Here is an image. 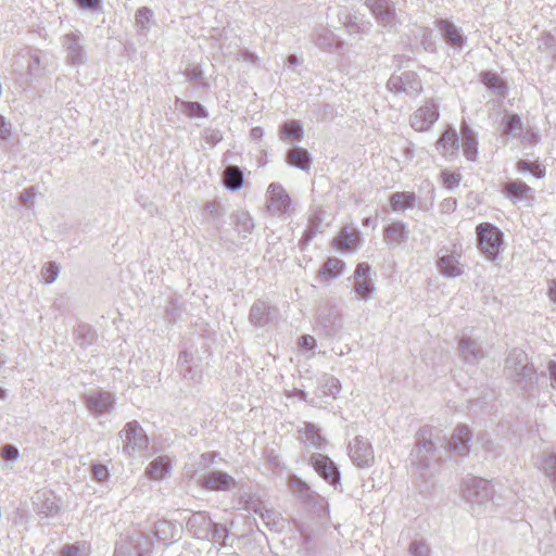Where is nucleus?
<instances>
[{"label":"nucleus","mask_w":556,"mask_h":556,"mask_svg":"<svg viewBox=\"0 0 556 556\" xmlns=\"http://www.w3.org/2000/svg\"><path fill=\"white\" fill-rule=\"evenodd\" d=\"M478 249L485 258L493 261L503 251L504 235L495 225L481 223L476 228Z\"/></svg>","instance_id":"f257e3e1"},{"label":"nucleus","mask_w":556,"mask_h":556,"mask_svg":"<svg viewBox=\"0 0 556 556\" xmlns=\"http://www.w3.org/2000/svg\"><path fill=\"white\" fill-rule=\"evenodd\" d=\"M432 428L422 427L417 432V443L410 453L412 465L416 467L420 478H425L427 471L430 469V457L428 454L435 451L434 443L432 442Z\"/></svg>","instance_id":"f03ea898"},{"label":"nucleus","mask_w":556,"mask_h":556,"mask_svg":"<svg viewBox=\"0 0 556 556\" xmlns=\"http://www.w3.org/2000/svg\"><path fill=\"white\" fill-rule=\"evenodd\" d=\"M118 438L123 443V453L134 457L148 447L149 439L138 421H129L119 431Z\"/></svg>","instance_id":"7ed1b4c3"},{"label":"nucleus","mask_w":556,"mask_h":556,"mask_svg":"<svg viewBox=\"0 0 556 556\" xmlns=\"http://www.w3.org/2000/svg\"><path fill=\"white\" fill-rule=\"evenodd\" d=\"M463 498L472 506H481L493 496V485L490 481L471 477L463 482Z\"/></svg>","instance_id":"20e7f679"},{"label":"nucleus","mask_w":556,"mask_h":556,"mask_svg":"<svg viewBox=\"0 0 556 556\" xmlns=\"http://www.w3.org/2000/svg\"><path fill=\"white\" fill-rule=\"evenodd\" d=\"M292 200L281 184L271 182L266 191V207L271 216L287 219Z\"/></svg>","instance_id":"39448f33"},{"label":"nucleus","mask_w":556,"mask_h":556,"mask_svg":"<svg viewBox=\"0 0 556 556\" xmlns=\"http://www.w3.org/2000/svg\"><path fill=\"white\" fill-rule=\"evenodd\" d=\"M437 268L444 278H457L464 274L462 251L456 247L452 249L442 247L437 253Z\"/></svg>","instance_id":"423d86ee"},{"label":"nucleus","mask_w":556,"mask_h":556,"mask_svg":"<svg viewBox=\"0 0 556 556\" xmlns=\"http://www.w3.org/2000/svg\"><path fill=\"white\" fill-rule=\"evenodd\" d=\"M197 483L208 491L231 492L237 488L236 479L222 470H211L197 480Z\"/></svg>","instance_id":"0eeeda50"},{"label":"nucleus","mask_w":556,"mask_h":556,"mask_svg":"<svg viewBox=\"0 0 556 556\" xmlns=\"http://www.w3.org/2000/svg\"><path fill=\"white\" fill-rule=\"evenodd\" d=\"M366 7L369 9L377 23L383 28L393 29L397 24L395 8L390 0H366Z\"/></svg>","instance_id":"6e6552de"},{"label":"nucleus","mask_w":556,"mask_h":556,"mask_svg":"<svg viewBox=\"0 0 556 556\" xmlns=\"http://www.w3.org/2000/svg\"><path fill=\"white\" fill-rule=\"evenodd\" d=\"M84 403L91 415L101 417L112 412L115 397L106 391H92L85 394Z\"/></svg>","instance_id":"1a4fd4ad"},{"label":"nucleus","mask_w":556,"mask_h":556,"mask_svg":"<svg viewBox=\"0 0 556 556\" xmlns=\"http://www.w3.org/2000/svg\"><path fill=\"white\" fill-rule=\"evenodd\" d=\"M387 87L392 92H404L410 97H416L422 89L421 81L413 72H405L401 75L393 74L389 78Z\"/></svg>","instance_id":"9d476101"},{"label":"nucleus","mask_w":556,"mask_h":556,"mask_svg":"<svg viewBox=\"0 0 556 556\" xmlns=\"http://www.w3.org/2000/svg\"><path fill=\"white\" fill-rule=\"evenodd\" d=\"M349 456L359 468L369 467L375 459L371 444L363 437H355L350 442Z\"/></svg>","instance_id":"9b49d317"},{"label":"nucleus","mask_w":556,"mask_h":556,"mask_svg":"<svg viewBox=\"0 0 556 556\" xmlns=\"http://www.w3.org/2000/svg\"><path fill=\"white\" fill-rule=\"evenodd\" d=\"M62 46L66 51V59L72 65H80L86 61L84 38L79 33H68L62 38Z\"/></svg>","instance_id":"f8f14e48"},{"label":"nucleus","mask_w":556,"mask_h":556,"mask_svg":"<svg viewBox=\"0 0 556 556\" xmlns=\"http://www.w3.org/2000/svg\"><path fill=\"white\" fill-rule=\"evenodd\" d=\"M439 116L438 104L429 101L410 116V126L417 131H426L438 121Z\"/></svg>","instance_id":"ddd939ff"},{"label":"nucleus","mask_w":556,"mask_h":556,"mask_svg":"<svg viewBox=\"0 0 556 556\" xmlns=\"http://www.w3.org/2000/svg\"><path fill=\"white\" fill-rule=\"evenodd\" d=\"M309 463L318 475L324 478L329 484L337 485L340 483V472L336 464L323 454H313Z\"/></svg>","instance_id":"4468645a"},{"label":"nucleus","mask_w":556,"mask_h":556,"mask_svg":"<svg viewBox=\"0 0 556 556\" xmlns=\"http://www.w3.org/2000/svg\"><path fill=\"white\" fill-rule=\"evenodd\" d=\"M439 30L444 41L454 50L462 51L467 45V37L462 29L447 20H440L438 23Z\"/></svg>","instance_id":"2eb2a0df"},{"label":"nucleus","mask_w":556,"mask_h":556,"mask_svg":"<svg viewBox=\"0 0 556 556\" xmlns=\"http://www.w3.org/2000/svg\"><path fill=\"white\" fill-rule=\"evenodd\" d=\"M313 39L317 47L326 51H337L343 47V40L331 29L323 26L315 29Z\"/></svg>","instance_id":"dca6fc26"},{"label":"nucleus","mask_w":556,"mask_h":556,"mask_svg":"<svg viewBox=\"0 0 556 556\" xmlns=\"http://www.w3.org/2000/svg\"><path fill=\"white\" fill-rule=\"evenodd\" d=\"M459 356L467 363L475 365L484 354L481 345L469 337H463L458 343Z\"/></svg>","instance_id":"f3484780"},{"label":"nucleus","mask_w":556,"mask_h":556,"mask_svg":"<svg viewBox=\"0 0 556 556\" xmlns=\"http://www.w3.org/2000/svg\"><path fill=\"white\" fill-rule=\"evenodd\" d=\"M534 466L542 471L556 489V451H543L538 456Z\"/></svg>","instance_id":"a211bd4d"},{"label":"nucleus","mask_w":556,"mask_h":556,"mask_svg":"<svg viewBox=\"0 0 556 556\" xmlns=\"http://www.w3.org/2000/svg\"><path fill=\"white\" fill-rule=\"evenodd\" d=\"M471 440L470 429L465 426H457L454 433L448 442L451 450L459 455H466L469 453V442Z\"/></svg>","instance_id":"6ab92c4d"},{"label":"nucleus","mask_w":556,"mask_h":556,"mask_svg":"<svg viewBox=\"0 0 556 556\" xmlns=\"http://www.w3.org/2000/svg\"><path fill=\"white\" fill-rule=\"evenodd\" d=\"M172 470V463L166 456H159L146 468V476L154 481L167 478Z\"/></svg>","instance_id":"aec40b11"},{"label":"nucleus","mask_w":556,"mask_h":556,"mask_svg":"<svg viewBox=\"0 0 556 556\" xmlns=\"http://www.w3.org/2000/svg\"><path fill=\"white\" fill-rule=\"evenodd\" d=\"M437 149L444 156L455 154L459 146V138L455 129L448 127L438 139Z\"/></svg>","instance_id":"412c9836"},{"label":"nucleus","mask_w":556,"mask_h":556,"mask_svg":"<svg viewBox=\"0 0 556 556\" xmlns=\"http://www.w3.org/2000/svg\"><path fill=\"white\" fill-rule=\"evenodd\" d=\"M300 440L309 447L320 450L325 444V439L319 433V429L312 422H303V428L299 430Z\"/></svg>","instance_id":"4be33fe9"},{"label":"nucleus","mask_w":556,"mask_h":556,"mask_svg":"<svg viewBox=\"0 0 556 556\" xmlns=\"http://www.w3.org/2000/svg\"><path fill=\"white\" fill-rule=\"evenodd\" d=\"M323 222L324 213L321 210H315L309 214L307 227L304 230L302 239L300 241L303 248L308 245L311 241L316 237V235L320 231Z\"/></svg>","instance_id":"5701e85b"},{"label":"nucleus","mask_w":556,"mask_h":556,"mask_svg":"<svg viewBox=\"0 0 556 556\" xmlns=\"http://www.w3.org/2000/svg\"><path fill=\"white\" fill-rule=\"evenodd\" d=\"M270 306L266 301L257 300L253 303L249 313V320L255 327H264L269 321Z\"/></svg>","instance_id":"b1692460"},{"label":"nucleus","mask_w":556,"mask_h":556,"mask_svg":"<svg viewBox=\"0 0 556 556\" xmlns=\"http://www.w3.org/2000/svg\"><path fill=\"white\" fill-rule=\"evenodd\" d=\"M463 136V152L468 161H476L478 155V141L475 131L467 125L460 127Z\"/></svg>","instance_id":"393cba45"},{"label":"nucleus","mask_w":556,"mask_h":556,"mask_svg":"<svg viewBox=\"0 0 556 556\" xmlns=\"http://www.w3.org/2000/svg\"><path fill=\"white\" fill-rule=\"evenodd\" d=\"M287 161L290 165L302 170L309 169L312 164V157L308 151L300 147H294L289 150L287 154Z\"/></svg>","instance_id":"a878e982"},{"label":"nucleus","mask_w":556,"mask_h":556,"mask_svg":"<svg viewBox=\"0 0 556 556\" xmlns=\"http://www.w3.org/2000/svg\"><path fill=\"white\" fill-rule=\"evenodd\" d=\"M389 201L393 212H404L415 205L416 195L414 192L397 191L391 194Z\"/></svg>","instance_id":"bb28decb"},{"label":"nucleus","mask_w":556,"mask_h":556,"mask_svg":"<svg viewBox=\"0 0 556 556\" xmlns=\"http://www.w3.org/2000/svg\"><path fill=\"white\" fill-rule=\"evenodd\" d=\"M176 104L180 112L190 119L206 118L208 116L206 109L199 102L176 99Z\"/></svg>","instance_id":"cd10ccee"},{"label":"nucleus","mask_w":556,"mask_h":556,"mask_svg":"<svg viewBox=\"0 0 556 556\" xmlns=\"http://www.w3.org/2000/svg\"><path fill=\"white\" fill-rule=\"evenodd\" d=\"M505 195L514 203L521 201L531 188L521 180L506 182L503 187Z\"/></svg>","instance_id":"c85d7f7f"},{"label":"nucleus","mask_w":556,"mask_h":556,"mask_svg":"<svg viewBox=\"0 0 556 556\" xmlns=\"http://www.w3.org/2000/svg\"><path fill=\"white\" fill-rule=\"evenodd\" d=\"M225 214L223 205L217 200H212L203 204L201 213V224L210 225Z\"/></svg>","instance_id":"c756f323"},{"label":"nucleus","mask_w":556,"mask_h":556,"mask_svg":"<svg viewBox=\"0 0 556 556\" xmlns=\"http://www.w3.org/2000/svg\"><path fill=\"white\" fill-rule=\"evenodd\" d=\"M503 134L513 138H520L523 124L518 114H508L502 118Z\"/></svg>","instance_id":"7c9ffc66"},{"label":"nucleus","mask_w":556,"mask_h":556,"mask_svg":"<svg viewBox=\"0 0 556 556\" xmlns=\"http://www.w3.org/2000/svg\"><path fill=\"white\" fill-rule=\"evenodd\" d=\"M384 237L391 243H401L408 237L406 224L402 222H393L384 229Z\"/></svg>","instance_id":"2f4dec72"},{"label":"nucleus","mask_w":556,"mask_h":556,"mask_svg":"<svg viewBox=\"0 0 556 556\" xmlns=\"http://www.w3.org/2000/svg\"><path fill=\"white\" fill-rule=\"evenodd\" d=\"M224 186L231 191H237L243 186V174L237 166H229L223 175Z\"/></svg>","instance_id":"473e14b6"},{"label":"nucleus","mask_w":556,"mask_h":556,"mask_svg":"<svg viewBox=\"0 0 556 556\" xmlns=\"http://www.w3.org/2000/svg\"><path fill=\"white\" fill-rule=\"evenodd\" d=\"M481 80L497 97H504L507 87L504 80L495 73L484 72L481 74Z\"/></svg>","instance_id":"72a5a7b5"},{"label":"nucleus","mask_w":556,"mask_h":556,"mask_svg":"<svg viewBox=\"0 0 556 556\" xmlns=\"http://www.w3.org/2000/svg\"><path fill=\"white\" fill-rule=\"evenodd\" d=\"M235 230L245 238L254 228V222L248 212L240 211L233 215Z\"/></svg>","instance_id":"f704fd0d"},{"label":"nucleus","mask_w":556,"mask_h":556,"mask_svg":"<svg viewBox=\"0 0 556 556\" xmlns=\"http://www.w3.org/2000/svg\"><path fill=\"white\" fill-rule=\"evenodd\" d=\"M254 513L257 514L264 523L269 528H279L283 522V519L280 513L276 511L273 508H266L263 505H260L254 509Z\"/></svg>","instance_id":"c9c22d12"},{"label":"nucleus","mask_w":556,"mask_h":556,"mask_svg":"<svg viewBox=\"0 0 556 556\" xmlns=\"http://www.w3.org/2000/svg\"><path fill=\"white\" fill-rule=\"evenodd\" d=\"M304 137L303 127L300 121L291 119L280 127V138H289L294 141H301Z\"/></svg>","instance_id":"e433bc0d"},{"label":"nucleus","mask_w":556,"mask_h":556,"mask_svg":"<svg viewBox=\"0 0 556 556\" xmlns=\"http://www.w3.org/2000/svg\"><path fill=\"white\" fill-rule=\"evenodd\" d=\"M346 31L350 35H368L371 30V23L369 21L358 18L356 15L350 16L344 23Z\"/></svg>","instance_id":"4c0bfd02"},{"label":"nucleus","mask_w":556,"mask_h":556,"mask_svg":"<svg viewBox=\"0 0 556 556\" xmlns=\"http://www.w3.org/2000/svg\"><path fill=\"white\" fill-rule=\"evenodd\" d=\"M358 241V233L349 231L348 227L343 228L340 233L334 238L333 244L338 249H352Z\"/></svg>","instance_id":"58836bf2"},{"label":"nucleus","mask_w":556,"mask_h":556,"mask_svg":"<svg viewBox=\"0 0 556 556\" xmlns=\"http://www.w3.org/2000/svg\"><path fill=\"white\" fill-rule=\"evenodd\" d=\"M344 263L337 257H329L319 270L320 277L337 278L343 271Z\"/></svg>","instance_id":"ea45409f"},{"label":"nucleus","mask_w":556,"mask_h":556,"mask_svg":"<svg viewBox=\"0 0 556 556\" xmlns=\"http://www.w3.org/2000/svg\"><path fill=\"white\" fill-rule=\"evenodd\" d=\"M527 361V354L521 350H513L507 358L505 368L509 371L511 376H515L518 372L519 368L522 367L525 362Z\"/></svg>","instance_id":"a19ab883"},{"label":"nucleus","mask_w":556,"mask_h":556,"mask_svg":"<svg viewBox=\"0 0 556 556\" xmlns=\"http://www.w3.org/2000/svg\"><path fill=\"white\" fill-rule=\"evenodd\" d=\"M341 386L337 378L330 375H324L319 382V390L323 395L336 397L340 392Z\"/></svg>","instance_id":"79ce46f5"},{"label":"nucleus","mask_w":556,"mask_h":556,"mask_svg":"<svg viewBox=\"0 0 556 556\" xmlns=\"http://www.w3.org/2000/svg\"><path fill=\"white\" fill-rule=\"evenodd\" d=\"M153 11L147 7L140 8L136 13V26L143 33L150 29L153 21Z\"/></svg>","instance_id":"37998d69"},{"label":"nucleus","mask_w":556,"mask_h":556,"mask_svg":"<svg viewBox=\"0 0 556 556\" xmlns=\"http://www.w3.org/2000/svg\"><path fill=\"white\" fill-rule=\"evenodd\" d=\"M375 287L371 279H361L355 280L354 291L359 295L363 300H368L374 292Z\"/></svg>","instance_id":"c03bdc74"},{"label":"nucleus","mask_w":556,"mask_h":556,"mask_svg":"<svg viewBox=\"0 0 556 556\" xmlns=\"http://www.w3.org/2000/svg\"><path fill=\"white\" fill-rule=\"evenodd\" d=\"M59 266L54 262L47 263L41 270L45 283L50 285L54 282L59 276Z\"/></svg>","instance_id":"a18cd8bd"},{"label":"nucleus","mask_w":556,"mask_h":556,"mask_svg":"<svg viewBox=\"0 0 556 556\" xmlns=\"http://www.w3.org/2000/svg\"><path fill=\"white\" fill-rule=\"evenodd\" d=\"M535 374L533 365L529 364L528 359L525 362L521 368H519L518 372L514 377L518 379L519 382H532L533 376Z\"/></svg>","instance_id":"49530a36"},{"label":"nucleus","mask_w":556,"mask_h":556,"mask_svg":"<svg viewBox=\"0 0 556 556\" xmlns=\"http://www.w3.org/2000/svg\"><path fill=\"white\" fill-rule=\"evenodd\" d=\"M191 358H192V356L187 351H182L179 354L178 364L180 366V369H181L185 378L194 379V375L192 374V368L189 366Z\"/></svg>","instance_id":"de8ad7c7"},{"label":"nucleus","mask_w":556,"mask_h":556,"mask_svg":"<svg viewBox=\"0 0 556 556\" xmlns=\"http://www.w3.org/2000/svg\"><path fill=\"white\" fill-rule=\"evenodd\" d=\"M211 527L214 541L220 544H226V539L229 534L227 527L216 522H211Z\"/></svg>","instance_id":"09e8293b"},{"label":"nucleus","mask_w":556,"mask_h":556,"mask_svg":"<svg viewBox=\"0 0 556 556\" xmlns=\"http://www.w3.org/2000/svg\"><path fill=\"white\" fill-rule=\"evenodd\" d=\"M203 139L206 144L215 147L218 142L222 141L223 135L220 130L216 128H205L203 131Z\"/></svg>","instance_id":"8fccbe9b"},{"label":"nucleus","mask_w":556,"mask_h":556,"mask_svg":"<svg viewBox=\"0 0 556 556\" xmlns=\"http://www.w3.org/2000/svg\"><path fill=\"white\" fill-rule=\"evenodd\" d=\"M409 552L413 556H429L430 547L425 541H413L409 544Z\"/></svg>","instance_id":"3c124183"},{"label":"nucleus","mask_w":556,"mask_h":556,"mask_svg":"<svg viewBox=\"0 0 556 556\" xmlns=\"http://www.w3.org/2000/svg\"><path fill=\"white\" fill-rule=\"evenodd\" d=\"M61 556H88L85 545H67L61 549Z\"/></svg>","instance_id":"603ef678"},{"label":"nucleus","mask_w":556,"mask_h":556,"mask_svg":"<svg viewBox=\"0 0 556 556\" xmlns=\"http://www.w3.org/2000/svg\"><path fill=\"white\" fill-rule=\"evenodd\" d=\"M442 180L443 185L447 189L456 188L460 182V175L452 172L444 170L442 172Z\"/></svg>","instance_id":"864d4df0"},{"label":"nucleus","mask_w":556,"mask_h":556,"mask_svg":"<svg viewBox=\"0 0 556 556\" xmlns=\"http://www.w3.org/2000/svg\"><path fill=\"white\" fill-rule=\"evenodd\" d=\"M20 456L17 447L12 444H5L1 447V457L9 462H15Z\"/></svg>","instance_id":"5fc2aeb1"},{"label":"nucleus","mask_w":556,"mask_h":556,"mask_svg":"<svg viewBox=\"0 0 556 556\" xmlns=\"http://www.w3.org/2000/svg\"><path fill=\"white\" fill-rule=\"evenodd\" d=\"M76 334L78 338L84 337L83 343H91L94 339V331L88 325H80L76 330Z\"/></svg>","instance_id":"6e6d98bb"},{"label":"nucleus","mask_w":556,"mask_h":556,"mask_svg":"<svg viewBox=\"0 0 556 556\" xmlns=\"http://www.w3.org/2000/svg\"><path fill=\"white\" fill-rule=\"evenodd\" d=\"M92 476L98 482H103L109 478L110 473L106 466L102 464H94L92 466Z\"/></svg>","instance_id":"4d7b16f0"},{"label":"nucleus","mask_w":556,"mask_h":556,"mask_svg":"<svg viewBox=\"0 0 556 556\" xmlns=\"http://www.w3.org/2000/svg\"><path fill=\"white\" fill-rule=\"evenodd\" d=\"M299 348L312 352L316 348V339L313 336L304 334L299 338Z\"/></svg>","instance_id":"13d9d810"},{"label":"nucleus","mask_w":556,"mask_h":556,"mask_svg":"<svg viewBox=\"0 0 556 556\" xmlns=\"http://www.w3.org/2000/svg\"><path fill=\"white\" fill-rule=\"evenodd\" d=\"M370 266L366 263H361L356 266L354 271V279L361 280V279H371L369 277Z\"/></svg>","instance_id":"bf43d9fd"},{"label":"nucleus","mask_w":556,"mask_h":556,"mask_svg":"<svg viewBox=\"0 0 556 556\" xmlns=\"http://www.w3.org/2000/svg\"><path fill=\"white\" fill-rule=\"evenodd\" d=\"M75 3L88 11H97L101 8V0H74Z\"/></svg>","instance_id":"052dcab7"},{"label":"nucleus","mask_w":556,"mask_h":556,"mask_svg":"<svg viewBox=\"0 0 556 556\" xmlns=\"http://www.w3.org/2000/svg\"><path fill=\"white\" fill-rule=\"evenodd\" d=\"M185 76L187 80L195 83L203 79V72L200 67L194 66L192 68H188L185 72Z\"/></svg>","instance_id":"680f3d73"},{"label":"nucleus","mask_w":556,"mask_h":556,"mask_svg":"<svg viewBox=\"0 0 556 556\" xmlns=\"http://www.w3.org/2000/svg\"><path fill=\"white\" fill-rule=\"evenodd\" d=\"M12 136V127L11 124L5 121V118L0 115V139L9 140Z\"/></svg>","instance_id":"e2e57ef3"},{"label":"nucleus","mask_w":556,"mask_h":556,"mask_svg":"<svg viewBox=\"0 0 556 556\" xmlns=\"http://www.w3.org/2000/svg\"><path fill=\"white\" fill-rule=\"evenodd\" d=\"M520 138H521L522 142H527L530 144H536L540 140L539 134L530 128L522 130V135Z\"/></svg>","instance_id":"0e129e2a"},{"label":"nucleus","mask_w":556,"mask_h":556,"mask_svg":"<svg viewBox=\"0 0 556 556\" xmlns=\"http://www.w3.org/2000/svg\"><path fill=\"white\" fill-rule=\"evenodd\" d=\"M214 462V455L211 453L202 454L195 463L198 468L203 470Z\"/></svg>","instance_id":"69168bd1"},{"label":"nucleus","mask_w":556,"mask_h":556,"mask_svg":"<svg viewBox=\"0 0 556 556\" xmlns=\"http://www.w3.org/2000/svg\"><path fill=\"white\" fill-rule=\"evenodd\" d=\"M36 197V190L35 187H29L24 189L20 194V201L23 204H27Z\"/></svg>","instance_id":"338daca9"},{"label":"nucleus","mask_w":556,"mask_h":556,"mask_svg":"<svg viewBox=\"0 0 556 556\" xmlns=\"http://www.w3.org/2000/svg\"><path fill=\"white\" fill-rule=\"evenodd\" d=\"M548 375L551 378V386L552 388L556 389V362H549L548 363Z\"/></svg>","instance_id":"774afa93"}]
</instances>
